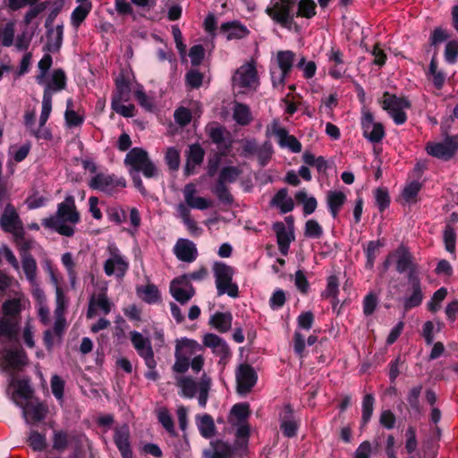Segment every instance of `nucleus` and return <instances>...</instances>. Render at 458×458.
Masks as SVG:
<instances>
[{"mask_svg": "<svg viewBox=\"0 0 458 458\" xmlns=\"http://www.w3.org/2000/svg\"><path fill=\"white\" fill-rule=\"evenodd\" d=\"M61 260L66 269L71 285L72 287H74L77 280V272L75 269L76 264L73 260L72 254L71 252L64 253L62 255Z\"/></svg>", "mask_w": 458, "mask_h": 458, "instance_id": "nucleus-51", "label": "nucleus"}, {"mask_svg": "<svg viewBox=\"0 0 458 458\" xmlns=\"http://www.w3.org/2000/svg\"><path fill=\"white\" fill-rule=\"evenodd\" d=\"M0 225L4 231L12 234L21 233L23 229L22 222L16 208L12 204H7L0 218Z\"/></svg>", "mask_w": 458, "mask_h": 458, "instance_id": "nucleus-25", "label": "nucleus"}, {"mask_svg": "<svg viewBox=\"0 0 458 458\" xmlns=\"http://www.w3.org/2000/svg\"><path fill=\"white\" fill-rule=\"evenodd\" d=\"M295 199L297 202L303 205V213L305 216L312 214L317 208V199L312 196L309 197L305 190L296 192Z\"/></svg>", "mask_w": 458, "mask_h": 458, "instance_id": "nucleus-46", "label": "nucleus"}, {"mask_svg": "<svg viewBox=\"0 0 458 458\" xmlns=\"http://www.w3.org/2000/svg\"><path fill=\"white\" fill-rule=\"evenodd\" d=\"M203 347H208L212 350V352L221 359H225L229 355V348L227 344L220 336L208 333L203 336Z\"/></svg>", "mask_w": 458, "mask_h": 458, "instance_id": "nucleus-31", "label": "nucleus"}, {"mask_svg": "<svg viewBox=\"0 0 458 458\" xmlns=\"http://www.w3.org/2000/svg\"><path fill=\"white\" fill-rule=\"evenodd\" d=\"M258 376L254 369L249 364H241L236 370L237 391L241 394L250 392L255 386Z\"/></svg>", "mask_w": 458, "mask_h": 458, "instance_id": "nucleus-24", "label": "nucleus"}, {"mask_svg": "<svg viewBox=\"0 0 458 458\" xmlns=\"http://www.w3.org/2000/svg\"><path fill=\"white\" fill-rule=\"evenodd\" d=\"M27 363V356L21 347L0 352V366L7 371L20 370Z\"/></svg>", "mask_w": 458, "mask_h": 458, "instance_id": "nucleus-18", "label": "nucleus"}, {"mask_svg": "<svg viewBox=\"0 0 458 458\" xmlns=\"http://www.w3.org/2000/svg\"><path fill=\"white\" fill-rule=\"evenodd\" d=\"M52 108L50 107V98L48 93H46L45 98L42 99V109L39 117L38 128H34L30 132L37 140H50L52 139V133L50 130L45 126L47 122Z\"/></svg>", "mask_w": 458, "mask_h": 458, "instance_id": "nucleus-26", "label": "nucleus"}, {"mask_svg": "<svg viewBox=\"0 0 458 458\" xmlns=\"http://www.w3.org/2000/svg\"><path fill=\"white\" fill-rule=\"evenodd\" d=\"M92 9V4H81L72 11L71 14V24L74 28H79L87 18Z\"/></svg>", "mask_w": 458, "mask_h": 458, "instance_id": "nucleus-47", "label": "nucleus"}, {"mask_svg": "<svg viewBox=\"0 0 458 458\" xmlns=\"http://www.w3.org/2000/svg\"><path fill=\"white\" fill-rule=\"evenodd\" d=\"M175 209L177 216L182 219L189 233L191 235H199L202 230L199 227L197 222L191 217V210L182 203H179Z\"/></svg>", "mask_w": 458, "mask_h": 458, "instance_id": "nucleus-35", "label": "nucleus"}, {"mask_svg": "<svg viewBox=\"0 0 458 458\" xmlns=\"http://www.w3.org/2000/svg\"><path fill=\"white\" fill-rule=\"evenodd\" d=\"M131 87L129 81L124 78H118L115 81V91L112 100L128 101L130 98Z\"/></svg>", "mask_w": 458, "mask_h": 458, "instance_id": "nucleus-48", "label": "nucleus"}, {"mask_svg": "<svg viewBox=\"0 0 458 458\" xmlns=\"http://www.w3.org/2000/svg\"><path fill=\"white\" fill-rule=\"evenodd\" d=\"M445 60L448 64H454L458 59V41L450 40L446 43L444 52Z\"/></svg>", "mask_w": 458, "mask_h": 458, "instance_id": "nucleus-64", "label": "nucleus"}, {"mask_svg": "<svg viewBox=\"0 0 458 458\" xmlns=\"http://www.w3.org/2000/svg\"><path fill=\"white\" fill-rule=\"evenodd\" d=\"M114 441L123 458H132L128 425L116 426L114 429Z\"/></svg>", "mask_w": 458, "mask_h": 458, "instance_id": "nucleus-28", "label": "nucleus"}, {"mask_svg": "<svg viewBox=\"0 0 458 458\" xmlns=\"http://www.w3.org/2000/svg\"><path fill=\"white\" fill-rule=\"evenodd\" d=\"M271 205L279 208L280 212L286 214L291 212L294 208L293 199L288 195V191L285 188L280 189L271 199Z\"/></svg>", "mask_w": 458, "mask_h": 458, "instance_id": "nucleus-37", "label": "nucleus"}, {"mask_svg": "<svg viewBox=\"0 0 458 458\" xmlns=\"http://www.w3.org/2000/svg\"><path fill=\"white\" fill-rule=\"evenodd\" d=\"M265 13L276 24L291 30L294 18L310 20L317 14L314 0H273Z\"/></svg>", "mask_w": 458, "mask_h": 458, "instance_id": "nucleus-1", "label": "nucleus"}, {"mask_svg": "<svg viewBox=\"0 0 458 458\" xmlns=\"http://www.w3.org/2000/svg\"><path fill=\"white\" fill-rule=\"evenodd\" d=\"M390 258H394L397 272L401 274L407 272L408 280L420 277L419 266L414 262V259L407 247L400 245L390 253Z\"/></svg>", "mask_w": 458, "mask_h": 458, "instance_id": "nucleus-11", "label": "nucleus"}, {"mask_svg": "<svg viewBox=\"0 0 458 458\" xmlns=\"http://www.w3.org/2000/svg\"><path fill=\"white\" fill-rule=\"evenodd\" d=\"M18 320L13 318L2 317L0 318V338L12 340L17 334Z\"/></svg>", "mask_w": 458, "mask_h": 458, "instance_id": "nucleus-43", "label": "nucleus"}, {"mask_svg": "<svg viewBox=\"0 0 458 458\" xmlns=\"http://www.w3.org/2000/svg\"><path fill=\"white\" fill-rule=\"evenodd\" d=\"M280 428L286 437H293L296 435L299 425L294 419L293 411L289 404L284 405L279 414Z\"/></svg>", "mask_w": 458, "mask_h": 458, "instance_id": "nucleus-30", "label": "nucleus"}, {"mask_svg": "<svg viewBox=\"0 0 458 458\" xmlns=\"http://www.w3.org/2000/svg\"><path fill=\"white\" fill-rule=\"evenodd\" d=\"M221 31L228 40L243 38L250 32L247 27L239 21L222 24Z\"/></svg>", "mask_w": 458, "mask_h": 458, "instance_id": "nucleus-36", "label": "nucleus"}, {"mask_svg": "<svg viewBox=\"0 0 458 458\" xmlns=\"http://www.w3.org/2000/svg\"><path fill=\"white\" fill-rule=\"evenodd\" d=\"M88 185L92 190H97L106 194L113 195L120 189L125 188L126 181L124 178L117 177L114 174L98 173L91 177Z\"/></svg>", "mask_w": 458, "mask_h": 458, "instance_id": "nucleus-10", "label": "nucleus"}, {"mask_svg": "<svg viewBox=\"0 0 458 458\" xmlns=\"http://www.w3.org/2000/svg\"><path fill=\"white\" fill-rule=\"evenodd\" d=\"M66 85V76L63 70L57 69L55 70L52 73L51 81L47 85L43 98H45L46 93H48L50 98V107L52 108V95L53 92H57L65 88Z\"/></svg>", "mask_w": 458, "mask_h": 458, "instance_id": "nucleus-33", "label": "nucleus"}, {"mask_svg": "<svg viewBox=\"0 0 458 458\" xmlns=\"http://www.w3.org/2000/svg\"><path fill=\"white\" fill-rule=\"evenodd\" d=\"M138 294L147 303L154 304L160 300V293L154 284H147L138 289Z\"/></svg>", "mask_w": 458, "mask_h": 458, "instance_id": "nucleus-49", "label": "nucleus"}, {"mask_svg": "<svg viewBox=\"0 0 458 458\" xmlns=\"http://www.w3.org/2000/svg\"><path fill=\"white\" fill-rule=\"evenodd\" d=\"M424 299V293L421 287L420 277L408 280L407 287L402 302L403 309L408 311L413 308L419 307Z\"/></svg>", "mask_w": 458, "mask_h": 458, "instance_id": "nucleus-19", "label": "nucleus"}, {"mask_svg": "<svg viewBox=\"0 0 458 458\" xmlns=\"http://www.w3.org/2000/svg\"><path fill=\"white\" fill-rule=\"evenodd\" d=\"M233 87L242 89H255L259 85L257 70L253 63L242 65L233 77Z\"/></svg>", "mask_w": 458, "mask_h": 458, "instance_id": "nucleus-17", "label": "nucleus"}, {"mask_svg": "<svg viewBox=\"0 0 458 458\" xmlns=\"http://www.w3.org/2000/svg\"><path fill=\"white\" fill-rule=\"evenodd\" d=\"M374 402L375 398L373 394H367L362 400V415H361V424L365 426L370 420L371 416L373 414L374 410Z\"/></svg>", "mask_w": 458, "mask_h": 458, "instance_id": "nucleus-54", "label": "nucleus"}, {"mask_svg": "<svg viewBox=\"0 0 458 458\" xmlns=\"http://www.w3.org/2000/svg\"><path fill=\"white\" fill-rule=\"evenodd\" d=\"M174 253L179 260L187 263L193 262L198 257V250L195 243L184 238L177 240L174 247Z\"/></svg>", "mask_w": 458, "mask_h": 458, "instance_id": "nucleus-29", "label": "nucleus"}, {"mask_svg": "<svg viewBox=\"0 0 458 458\" xmlns=\"http://www.w3.org/2000/svg\"><path fill=\"white\" fill-rule=\"evenodd\" d=\"M427 153L441 160L451 159L458 150V135L448 136L443 141H428L425 148Z\"/></svg>", "mask_w": 458, "mask_h": 458, "instance_id": "nucleus-12", "label": "nucleus"}, {"mask_svg": "<svg viewBox=\"0 0 458 458\" xmlns=\"http://www.w3.org/2000/svg\"><path fill=\"white\" fill-rule=\"evenodd\" d=\"M326 55L328 75L335 80L343 78L347 71L344 53L339 47H332Z\"/></svg>", "mask_w": 458, "mask_h": 458, "instance_id": "nucleus-21", "label": "nucleus"}, {"mask_svg": "<svg viewBox=\"0 0 458 458\" xmlns=\"http://www.w3.org/2000/svg\"><path fill=\"white\" fill-rule=\"evenodd\" d=\"M106 250L108 258L104 263L105 274L108 276H114L117 278L123 277L129 269L127 258L122 254L114 243L108 244Z\"/></svg>", "mask_w": 458, "mask_h": 458, "instance_id": "nucleus-9", "label": "nucleus"}, {"mask_svg": "<svg viewBox=\"0 0 458 458\" xmlns=\"http://www.w3.org/2000/svg\"><path fill=\"white\" fill-rule=\"evenodd\" d=\"M130 339L137 353L144 360L146 366L150 369H154L157 366V361L149 338L145 337L138 331H131Z\"/></svg>", "mask_w": 458, "mask_h": 458, "instance_id": "nucleus-15", "label": "nucleus"}, {"mask_svg": "<svg viewBox=\"0 0 458 458\" xmlns=\"http://www.w3.org/2000/svg\"><path fill=\"white\" fill-rule=\"evenodd\" d=\"M196 184L187 183L182 189L184 202H182L188 209L205 210L212 207L213 202L204 197L198 196Z\"/></svg>", "mask_w": 458, "mask_h": 458, "instance_id": "nucleus-22", "label": "nucleus"}, {"mask_svg": "<svg viewBox=\"0 0 458 458\" xmlns=\"http://www.w3.org/2000/svg\"><path fill=\"white\" fill-rule=\"evenodd\" d=\"M22 409V414L26 421L29 422H37L43 420L47 413L46 407L38 403L35 402L32 399L28 403H25L23 406H20Z\"/></svg>", "mask_w": 458, "mask_h": 458, "instance_id": "nucleus-32", "label": "nucleus"}, {"mask_svg": "<svg viewBox=\"0 0 458 458\" xmlns=\"http://www.w3.org/2000/svg\"><path fill=\"white\" fill-rule=\"evenodd\" d=\"M207 450L213 451V453L223 455L226 458H230L233 454L232 446L222 440L211 441L209 447L207 448Z\"/></svg>", "mask_w": 458, "mask_h": 458, "instance_id": "nucleus-58", "label": "nucleus"}, {"mask_svg": "<svg viewBox=\"0 0 458 458\" xmlns=\"http://www.w3.org/2000/svg\"><path fill=\"white\" fill-rule=\"evenodd\" d=\"M295 54L290 50L278 51L276 54V64L279 72L272 71L271 77L274 87L282 86L285 78L292 71Z\"/></svg>", "mask_w": 458, "mask_h": 458, "instance_id": "nucleus-16", "label": "nucleus"}, {"mask_svg": "<svg viewBox=\"0 0 458 458\" xmlns=\"http://www.w3.org/2000/svg\"><path fill=\"white\" fill-rule=\"evenodd\" d=\"M277 139L279 146L283 148H288L293 153H300L301 151V144L293 135H290L285 128L280 126L277 121H274L267 128Z\"/></svg>", "mask_w": 458, "mask_h": 458, "instance_id": "nucleus-20", "label": "nucleus"}, {"mask_svg": "<svg viewBox=\"0 0 458 458\" xmlns=\"http://www.w3.org/2000/svg\"><path fill=\"white\" fill-rule=\"evenodd\" d=\"M379 103L396 125H402L406 123V111L411 106V102L406 98L385 92Z\"/></svg>", "mask_w": 458, "mask_h": 458, "instance_id": "nucleus-6", "label": "nucleus"}, {"mask_svg": "<svg viewBox=\"0 0 458 458\" xmlns=\"http://www.w3.org/2000/svg\"><path fill=\"white\" fill-rule=\"evenodd\" d=\"M73 440V437L64 430H54L53 449L59 453L65 451Z\"/></svg>", "mask_w": 458, "mask_h": 458, "instance_id": "nucleus-44", "label": "nucleus"}, {"mask_svg": "<svg viewBox=\"0 0 458 458\" xmlns=\"http://www.w3.org/2000/svg\"><path fill=\"white\" fill-rule=\"evenodd\" d=\"M157 416L158 421L166 429V431L170 435L175 436L176 432L174 429V420H173L172 416L169 413L168 410L166 408H159L157 411Z\"/></svg>", "mask_w": 458, "mask_h": 458, "instance_id": "nucleus-55", "label": "nucleus"}, {"mask_svg": "<svg viewBox=\"0 0 458 458\" xmlns=\"http://www.w3.org/2000/svg\"><path fill=\"white\" fill-rule=\"evenodd\" d=\"M276 232L278 249L283 255H287L290 244L294 240L293 233L288 231L282 223L276 225Z\"/></svg>", "mask_w": 458, "mask_h": 458, "instance_id": "nucleus-39", "label": "nucleus"}, {"mask_svg": "<svg viewBox=\"0 0 458 458\" xmlns=\"http://www.w3.org/2000/svg\"><path fill=\"white\" fill-rule=\"evenodd\" d=\"M213 273L216 282L217 294L219 296L227 294L230 297L235 298L238 296V285L233 282L234 269L223 263L216 262L213 265Z\"/></svg>", "mask_w": 458, "mask_h": 458, "instance_id": "nucleus-7", "label": "nucleus"}, {"mask_svg": "<svg viewBox=\"0 0 458 458\" xmlns=\"http://www.w3.org/2000/svg\"><path fill=\"white\" fill-rule=\"evenodd\" d=\"M250 416V406L246 403L234 404L230 411L228 422L231 425L246 423Z\"/></svg>", "mask_w": 458, "mask_h": 458, "instance_id": "nucleus-41", "label": "nucleus"}, {"mask_svg": "<svg viewBox=\"0 0 458 458\" xmlns=\"http://www.w3.org/2000/svg\"><path fill=\"white\" fill-rule=\"evenodd\" d=\"M204 347L197 341L182 338L176 342L173 371L177 374L185 373L191 367L196 374L201 371L205 359Z\"/></svg>", "mask_w": 458, "mask_h": 458, "instance_id": "nucleus-3", "label": "nucleus"}, {"mask_svg": "<svg viewBox=\"0 0 458 458\" xmlns=\"http://www.w3.org/2000/svg\"><path fill=\"white\" fill-rule=\"evenodd\" d=\"M204 158V150L199 145H192L190 147V152L185 166V174L191 175L194 174L196 166L199 165Z\"/></svg>", "mask_w": 458, "mask_h": 458, "instance_id": "nucleus-40", "label": "nucleus"}, {"mask_svg": "<svg viewBox=\"0 0 458 458\" xmlns=\"http://www.w3.org/2000/svg\"><path fill=\"white\" fill-rule=\"evenodd\" d=\"M124 165L129 174L141 173L146 178L157 177L159 170L150 159L148 153L141 148H132L125 156Z\"/></svg>", "mask_w": 458, "mask_h": 458, "instance_id": "nucleus-5", "label": "nucleus"}, {"mask_svg": "<svg viewBox=\"0 0 458 458\" xmlns=\"http://www.w3.org/2000/svg\"><path fill=\"white\" fill-rule=\"evenodd\" d=\"M21 267L29 282L37 280V262L30 253L21 255Z\"/></svg>", "mask_w": 458, "mask_h": 458, "instance_id": "nucleus-45", "label": "nucleus"}, {"mask_svg": "<svg viewBox=\"0 0 458 458\" xmlns=\"http://www.w3.org/2000/svg\"><path fill=\"white\" fill-rule=\"evenodd\" d=\"M3 317L13 318L19 321V314L21 310V303L20 299L8 300L3 303Z\"/></svg>", "mask_w": 458, "mask_h": 458, "instance_id": "nucleus-52", "label": "nucleus"}, {"mask_svg": "<svg viewBox=\"0 0 458 458\" xmlns=\"http://www.w3.org/2000/svg\"><path fill=\"white\" fill-rule=\"evenodd\" d=\"M107 284L102 283L94 291L89 299L87 318L90 319L99 315H108L114 307V302L107 296Z\"/></svg>", "mask_w": 458, "mask_h": 458, "instance_id": "nucleus-8", "label": "nucleus"}, {"mask_svg": "<svg viewBox=\"0 0 458 458\" xmlns=\"http://www.w3.org/2000/svg\"><path fill=\"white\" fill-rule=\"evenodd\" d=\"M360 126L363 137L370 143H379L386 136L383 124L375 122L373 114L369 110L362 112Z\"/></svg>", "mask_w": 458, "mask_h": 458, "instance_id": "nucleus-14", "label": "nucleus"}, {"mask_svg": "<svg viewBox=\"0 0 458 458\" xmlns=\"http://www.w3.org/2000/svg\"><path fill=\"white\" fill-rule=\"evenodd\" d=\"M242 171L236 166L223 167L219 173L217 181L224 183H233L236 182Z\"/></svg>", "mask_w": 458, "mask_h": 458, "instance_id": "nucleus-56", "label": "nucleus"}, {"mask_svg": "<svg viewBox=\"0 0 458 458\" xmlns=\"http://www.w3.org/2000/svg\"><path fill=\"white\" fill-rule=\"evenodd\" d=\"M80 221L81 215L77 210L75 199L73 196L68 195L64 201L57 205L55 214L43 218L41 225L43 227L53 230L60 235L72 237L75 233V225Z\"/></svg>", "mask_w": 458, "mask_h": 458, "instance_id": "nucleus-2", "label": "nucleus"}, {"mask_svg": "<svg viewBox=\"0 0 458 458\" xmlns=\"http://www.w3.org/2000/svg\"><path fill=\"white\" fill-rule=\"evenodd\" d=\"M51 279L55 285V321L53 328V332L57 337H60L65 327L64 312L68 306V299L63 288L59 285L58 280L55 276L52 273Z\"/></svg>", "mask_w": 458, "mask_h": 458, "instance_id": "nucleus-13", "label": "nucleus"}, {"mask_svg": "<svg viewBox=\"0 0 458 458\" xmlns=\"http://www.w3.org/2000/svg\"><path fill=\"white\" fill-rule=\"evenodd\" d=\"M212 192L225 204H231L233 202V197L226 183L216 181L215 186L212 188Z\"/></svg>", "mask_w": 458, "mask_h": 458, "instance_id": "nucleus-57", "label": "nucleus"}, {"mask_svg": "<svg viewBox=\"0 0 458 458\" xmlns=\"http://www.w3.org/2000/svg\"><path fill=\"white\" fill-rule=\"evenodd\" d=\"M195 420L199 432L204 438L209 439L216 435V425L211 415L198 414Z\"/></svg>", "mask_w": 458, "mask_h": 458, "instance_id": "nucleus-34", "label": "nucleus"}, {"mask_svg": "<svg viewBox=\"0 0 458 458\" xmlns=\"http://www.w3.org/2000/svg\"><path fill=\"white\" fill-rule=\"evenodd\" d=\"M10 387L13 389L12 399L18 406H23L25 403L32 399V389L28 379H16L12 377Z\"/></svg>", "mask_w": 458, "mask_h": 458, "instance_id": "nucleus-27", "label": "nucleus"}, {"mask_svg": "<svg viewBox=\"0 0 458 458\" xmlns=\"http://www.w3.org/2000/svg\"><path fill=\"white\" fill-rule=\"evenodd\" d=\"M379 302L378 295L374 293H369L362 301L363 313L365 316H370L376 310Z\"/></svg>", "mask_w": 458, "mask_h": 458, "instance_id": "nucleus-59", "label": "nucleus"}, {"mask_svg": "<svg viewBox=\"0 0 458 458\" xmlns=\"http://www.w3.org/2000/svg\"><path fill=\"white\" fill-rule=\"evenodd\" d=\"M233 119L241 125H247L251 121L250 108L243 104H236L233 108Z\"/></svg>", "mask_w": 458, "mask_h": 458, "instance_id": "nucleus-53", "label": "nucleus"}, {"mask_svg": "<svg viewBox=\"0 0 458 458\" xmlns=\"http://www.w3.org/2000/svg\"><path fill=\"white\" fill-rule=\"evenodd\" d=\"M304 233L308 238L318 239L323 234V228L316 220L310 219L305 224Z\"/></svg>", "mask_w": 458, "mask_h": 458, "instance_id": "nucleus-62", "label": "nucleus"}, {"mask_svg": "<svg viewBox=\"0 0 458 458\" xmlns=\"http://www.w3.org/2000/svg\"><path fill=\"white\" fill-rule=\"evenodd\" d=\"M346 201V195L341 191H329L327 194V204L334 218H336Z\"/></svg>", "mask_w": 458, "mask_h": 458, "instance_id": "nucleus-38", "label": "nucleus"}, {"mask_svg": "<svg viewBox=\"0 0 458 458\" xmlns=\"http://www.w3.org/2000/svg\"><path fill=\"white\" fill-rule=\"evenodd\" d=\"M165 161L168 165L170 170L176 171L180 165V152L175 148H168L165 156Z\"/></svg>", "mask_w": 458, "mask_h": 458, "instance_id": "nucleus-63", "label": "nucleus"}, {"mask_svg": "<svg viewBox=\"0 0 458 458\" xmlns=\"http://www.w3.org/2000/svg\"><path fill=\"white\" fill-rule=\"evenodd\" d=\"M233 317L230 313L216 312L209 319V324L221 333L227 332L232 326Z\"/></svg>", "mask_w": 458, "mask_h": 458, "instance_id": "nucleus-42", "label": "nucleus"}, {"mask_svg": "<svg viewBox=\"0 0 458 458\" xmlns=\"http://www.w3.org/2000/svg\"><path fill=\"white\" fill-rule=\"evenodd\" d=\"M124 101H117L112 100L111 107L112 109L121 114L123 117H132L134 116L135 106L131 104L124 105Z\"/></svg>", "mask_w": 458, "mask_h": 458, "instance_id": "nucleus-61", "label": "nucleus"}, {"mask_svg": "<svg viewBox=\"0 0 458 458\" xmlns=\"http://www.w3.org/2000/svg\"><path fill=\"white\" fill-rule=\"evenodd\" d=\"M14 242L20 251V255L30 253L29 250L32 248L33 242L30 239H27L24 236V230H21V233H15L13 234Z\"/></svg>", "mask_w": 458, "mask_h": 458, "instance_id": "nucleus-60", "label": "nucleus"}, {"mask_svg": "<svg viewBox=\"0 0 458 458\" xmlns=\"http://www.w3.org/2000/svg\"><path fill=\"white\" fill-rule=\"evenodd\" d=\"M383 246L384 243L380 240L369 242L365 250L367 259L365 266L368 269L373 268L379 249Z\"/></svg>", "mask_w": 458, "mask_h": 458, "instance_id": "nucleus-50", "label": "nucleus"}, {"mask_svg": "<svg viewBox=\"0 0 458 458\" xmlns=\"http://www.w3.org/2000/svg\"><path fill=\"white\" fill-rule=\"evenodd\" d=\"M175 384L180 389V395L186 398H193L199 394L198 402L199 406L205 408L208 399L211 379L206 374H203L199 381H196L190 376L182 374L175 376Z\"/></svg>", "mask_w": 458, "mask_h": 458, "instance_id": "nucleus-4", "label": "nucleus"}, {"mask_svg": "<svg viewBox=\"0 0 458 458\" xmlns=\"http://www.w3.org/2000/svg\"><path fill=\"white\" fill-rule=\"evenodd\" d=\"M171 295L181 304L187 303L195 294V289L186 276L174 278L170 284Z\"/></svg>", "mask_w": 458, "mask_h": 458, "instance_id": "nucleus-23", "label": "nucleus"}]
</instances>
